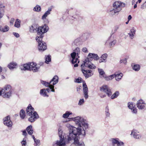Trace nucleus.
<instances>
[{"mask_svg":"<svg viewBox=\"0 0 146 146\" xmlns=\"http://www.w3.org/2000/svg\"><path fill=\"white\" fill-rule=\"evenodd\" d=\"M75 124L78 126L76 127L71 126L69 134L67 135V138L66 139L63 135L62 131L60 128L58 129V135L60 140L57 141L56 142L53 144V146H65L66 143H69L72 140L74 141V143L76 146H84V144L82 142H79V139L80 135L83 136L85 135V129L87 128L88 124L85 122V120L82 117H76L72 119Z\"/></svg>","mask_w":146,"mask_h":146,"instance_id":"obj_1","label":"nucleus"},{"mask_svg":"<svg viewBox=\"0 0 146 146\" xmlns=\"http://www.w3.org/2000/svg\"><path fill=\"white\" fill-rule=\"evenodd\" d=\"M84 62L81 65V70L85 77L88 78L90 76L91 70L87 68L91 69V53H89Z\"/></svg>","mask_w":146,"mask_h":146,"instance_id":"obj_2","label":"nucleus"},{"mask_svg":"<svg viewBox=\"0 0 146 146\" xmlns=\"http://www.w3.org/2000/svg\"><path fill=\"white\" fill-rule=\"evenodd\" d=\"M49 27L46 25L37 28L35 25H32L29 27V31L31 33L37 32L38 36H41L46 33L48 30Z\"/></svg>","mask_w":146,"mask_h":146,"instance_id":"obj_3","label":"nucleus"},{"mask_svg":"<svg viewBox=\"0 0 146 146\" xmlns=\"http://www.w3.org/2000/svg\"><path fill=\"white\" fill-rule=\"evenodd\" d=\"M80 52V48L78 47H77L75 49L74 52L71 54L70 55L72 58L71 61L72 63L73 64L76 63L74 65V66L75 67L78 66V63L79 62L78 58H79V55Z\"/></svg>","mask_w":146,"mask_h":146,"instance_id":"obj_4","label":"nucleus"},{"mask_svg":"<svg viewBox=\"0 0 146 146\" xmlns=\"http://www.w3.org/2000/svg\"><path fill=\"white\" fill-rule=\"evenodd\" d=\"M43 37V35L41 36H37L36 38V40L38 43V49L41 51H44L47 49L46 43L42 41Z\"/></svg>","mask_w":146,"mask_h":146,"instance_id":"obj_5","label":"nucleus"},{"mask_svg":"<svg viewBox=\"0 0 146 146\" xmlns=\"http://www.w3.org/2000/svg\"><path fill=\"white\" fill-rule=\"evenodd\" d=\"M82 81L83 82V88L84 95V97L85 99H87L88 97V88L86 84L85 81H83L82 79L80 77H79L76 79V82L78 83H81Z\"/></svg>","mask_w":146,"mask_h":146,"instance_id":"obj_6","label":"nucleus"},{"mask_svg":"<svg viewBox=\"0 0 146 146\" xmlns=\"http://www.w3.org/2000/svg\"><path fill=\"white\" fill-rule=\"evenodd\" d=\"M126 4L119 1H115L113 4V8L118 12H119L122 9V8L125 6Z\"/></svg>","mask_w":146,"mask_h":146,"instance_id":"obj_7","label":"nucleus"},{"mask_svg":"<svg viewBox=\"0 0 146 146\" xmlns=\"http://www.w3.org/2000/svg\"><path fill=\"white\" fill-rule=\"evenodd\" d=\"M110 141L111 142V144L110 146H124L123 142L118 138H111Z\"/></svg>","mask_w":146,"mask_h":146,"instance_id":"obj_8","label":"nucleus"},{"mask_svg":"<svg viewBox=\"0 0 146 146\" xmlns=\"http://www.w3.org/2000/svg\"><path fill=\"white\" fill-rule=\"evenodd\" d=\"M100 90L102 92L106 93L107 96L110 97L112 94L111 90L108 86L106 85H104L100 87Z\"/></svg>","mask_w":146,"mask_h":146,"instance_id":"obj_9","label":"nucleus"},{"mask_svg":"<svg viewBox=\"0 0 146 146\" xmlns=\"http://www.w3.org/2000/svg\"><path fill=\"white\" fill-rule=\"evenodd\" d=\"M58 77L57 76H54L51 80L50 81V83H51V85L52 86L50 87V89H52V92H55V90L54 89V85L58 83Z\"/></svg>","mask_w":146,"mask_h":146,"instance_id":"obj_10","label":"nucleus"},{"mask_svg":"<svg viewBox=\"0 0 146 146\" xmlns=\"http://www.w3.org/2000/svg\"><path fill=\"white\" fill-rule=\"evenodd\" d=\"M3 123L5 125L8 127H12L13 125L12 121L10 119V117L8 116L5 117L3 119Z\"/></svg>","mask_w":146,"mask_h":146,"instance_id":"obj_11","label":"nucleus"},{"mask_svg":"<svg viewBox=\"0 0 146 146\" xmlns=\"http://www.w3.org/2000/svg\"><path fill=\"white\" fill-rule=\"evenodd\" d=\"M29 115L31 117L29 118L28 121L31 123L34 122L39 118L38 115L36 111H34L32 115Z\"/></svg>","mask_w":146,"mask_h":146,"instance_id":"obj_12","label":"nucleus"},{"mask_svg":"<svg viewBox=\"0 0 146 146\" xmlns=\"http://www.w3.org/2000/svg\"><path fill=\"white\" fill-rule=\"evenodd\" d=\"M146 104L142 100H140L137 101V106L139 109H144L145 106Z\"/></svg>","mask_w":146,"mask_h":146,"instance_id":"obj_13","label":"nucleus"},{"mask_svg":"<svg viewBox=\"0 0 146 146\" xmlns=\"http://www.w3.org/2000/svg\"><path fill=\"white\" fill-rule=\"evenodd\" d=\"M31 66L30 70L33 71L34 72H36L38 70L40 66L34 62H31Z\"/></svg>","mask_w":146,"mask_h":146,"instance_id":"obj_14","label":"nucleus"},{"mask_svg":"<svg viewBox=\"0 0 146 146\" xmlns=\"http://www.w3.org/2000/svg\"><path fill=\"white\" fill-rule=\"evenodd\" d=\"M131 135H133V137L135 139H139L141 138V136L139 132L136 130L133 129L131 131Z\"/></svg>","mask_w":146,"mask_h":146,"instance_id":"obj_15","label":"nucleus"},{"mask_svg":"<svg viewBox=\"0 0 146 146\" xmlns=\"http://www.w3.org/2000/svg\"><path fill=\"white\" fill-rule=\"evenodd\" d=\"M26 111L27 115H32V114L35 111L34 108L32 107L31 105L29 104L27 108Z\"/></svg>","mask_w":146,"mask_h":146,"instance_id":"obj_16","label":"nucleus"},{"mask_svg":"<svg viewBox=\"0 0 146 146\" xmlns=\"http://www.w3.org/2000/svg\"><path fill=\"white\" fill-rule=\"evenodd\" d=\"M108 54L105 53L102 55L100 58L99 60V62L100 63L102 62H106Z\"/></svg>","mask_w":146,"mask_h":146,"instance_id":"obj_17","label":"nucleus"},{"mask_svg":"<svg viewBox=\"0 0 146 146\" xmlns=\"http://www.w3.org/2000/svg\"><path fill=\"white\" fill-rule=\"evenodd\" d=\"M31 66V62L25 64L23 65V68H21V70H30Z\"/></svg>","mask_w":146,"mask_h":146,"instance_id":"obj_18","label":"nucleus"},{"mask_svg":"<svg viewBox=\"0 0 146 146\" xmlns=\"http://www.w3.org/2000/svg\"><path fill=\"white\" fill-rule=\"evenodd\" d=\"M113 75L115 76V80L117 81H119L120 80L123 76V74L121 73L118 74L116 72L113 74Z\"/></svg>","mask_w":146,"mask_h":146,"instance_id":"obj_19","label":"nucleus"},{"mask_svg":"<svg viewBox=\"0 0 146 146\" xmlns=\"http://www.w3.org/2000/svg\"><path fill=\"white\" fill-rule=\"evenodd\" d=\"M1 92V93L3 92H8L11 91V87L9 85H7L5 86L4 88L2 89Z\"/></svg>","mask_w":146,"mask_h":146,"instance_id":"obj_20","label":"nucleus"},{"mask_svg":"<svg viewBox=\"0 0 146 146\" xmlns=\"http://www.w3.org/2000/svg\"><path fill=\"white\" fill-rule=\"evenodd\" d=\"M131 66L132 67L133 70L136 71H138L139 70L140 68V65L134 63L132 64Z\"/></svg>","mask_w":146,"mask_h":146,"instance_id":"obj_21","label":"nucleus"},{"mask_svg":"<svg viewBox=\"0 0 146 146\" xmlns=\"http://www.w3.org/2000/svg\"><path fill=\"white\" fill-rule=\"evenodd\" d=\"M108 13L109 15L113 16L116 14L117 15L119 12L113 8L112 9L109 10L108 11Z\"/></svg>","mask_w":146,"mask_h":146,"instance_id":"obj_22","label":"nucleus"},{"mask_svg":"<svg viewBox=\"0 0 146 146\" xmlns=\"http://www.w3.org/2000/svg\"><path fill=\"white\" fill-rule=\"evenodd\" d=\"M17 65V64L15 62H12L8 65V67L10 70H12L16 68Z\"/></svg>","mask_w":146,"mask_h":146,"instance_id":"obj_23","label":"nucleus"},{"mask_svg":"<svg viewBox=\"0 0 146 146\" xmlns=\"http://www.w3.org/2000/svg\"><path fill=\"white\" fill-rule=\"evenodd\" d=\"M115 75L113 74L112 75L108 76H106L105 75V76H104V78L105 80L107 81H109L112 80L115 77Z\"/></svg>","mask_w":146,"mask_h":146,"instance_id":"obj_24","label":"nucleus"},{"mask_svg":"<svg viewBox=\"0 0 146 146\" xmlns=\"http://www.w3.org/2000/svg\"><path fill=\"white\" fill-rule=\"evenodd\" d=\"M2 94L4 98H9L11 96V91L2 93Z\"/></svg>","mask_w":146,"mask_h":146,"instance_id":"obj_25","label":"nucleus"},{"mask_svg":"<svg viewBox=\"0 0 146 146\" xmlns=\"http://www.w3.org/2000/svg\"><path fill=\"white\" fill-rule=\"evenodd\" d=\"M40 93L41 95L43 97H48L49 96L47 94L46 90L45 89H43L40 90Z\"/></svg>","mask_w":146,"mask_h":146,"instance_id":"obj_26","label":"nucleus"},{"mask_svg":"<svg viewBox=\"0 0 146 146\" xmlns=\"http://www.w3.org/2000/svg\"><path fill=\"white\" fill-rule=\"evenodd\" d=\"M27 131L28 132V133L30 135H31L33 132L32 126L31 125L29 126L26 128Z\"/></svg>","mask_w":146,"mask_h":146,"instance_id":"obj_27","label":"nucleus"},{"mask_svg":"<svg viewBox=\"0 0 146 146\" xmlns=\"http://www.w3.org/2000/svg\"><path fill=\"white\" fill-rule=\"evenodd\" d=\"M40 82L42 84L46 87H49L50 88V87L52 86L51 85V83H50V82H47L42 80H41Z\"/></svg>","mask_w":146,"mask_h":146,"instance_id":"obj_28","label":"nucleus"},{"mask_svg":"<svg viewBox=\"0 0 146 146\" xmlns=\"http://www.w3.org/2000/svg\"><path fill=\"white\" fill-rule=\"evenodd\" d=\"M51 10L52 8H49L48 11L45 12L44 15L42 16V19H45L47 15L50 14V12L51 11Z\"/></svg>","mask_w":146,"mask_h":146,"instance_id":"obj_29","label":"nucleus"},{"mask_svg":"<svg viewBox=\"0 0 146 146\" xmlns=\"http://www.w3.org/2000/svg\"><path fill=\"white\" fill-rule=\"evenodd\" d=\"M105 115L107 117H110V113L109 112V108L108 106L106 107L105 109Z\"/></svg>","mask_w":146,"mask_h":146,"instance_id":"obj_30","label":"nucleus"},{"mask_svg":"<svg viewBox=\"0 0 146 146\" xmlns=\"http://www.w3.org/2000/svg\"><path fill=\"white\" fill-rule=\"evenodd\" d=\"M1 9H0V18H2L4 15V9L5 6L4 5H1Z\"/></svg>","mask_w":146,"mask_h":146,"instance_id":"obj_31","label":"nucleus"},{"mask_svg":"<svg viewBox=\"0 0 146 146\" xmlns=\"http://www.w3.org/2000/svg\"><path fill=\"white\" fill-rule=\"evenodd\" d=\"M99 59V57L97 54L92 53V60H94L95 61H97Z\"/></svg>","mask_w":146,"mask_h":146,"instance_id":"obj_32","label":"nucleus"},{"mask_svg":"<svg viewBox=\"0 0 146 146\" xmlns=\"http://www.w3.org/2000/svg\"><path fill=\"white\" fill-rule=\"evenodd\" d=\"M119 92L118 91H115V93L111 96V99H113L117 98L119 95Z\"/></svg>","mask_w":146,"mask_h":146,"instance_id":"obj_33","label":"nucleus"},{"mask_svg":"<svg viewBox=\"0 0 146 146\" xmlns=\"http://www.w3.org/2000/svg\"><path fill=\"white\" fill-rule=\"evenodd\" d=\"M98 71L99 73L100 77H104V76H105L106 75L105 74V72L103 69L98 68Z\"/></svg>","mask_w":146,"mask_h":146,"instance_id":"obj_34","label":"nucleus"},{"mask_svg":"<svg viewBox=\"0 0 146 146\" xmlns=\"http://www.w3.org/2000/svg\"><path fill=\"white\" fill-rule=\"evenodd\" d=\"M21 21L20 20L18 19H16L14 25V26L17 28H19L20 27Z\"/></svg>","mask_w":146,"mask_h":146,"instance_id":"obj_35","label":"nucleus"},{"mask_svg":"<svg viewBox=\"0 0 146 146\" xmlns=\"http://www.w3.org/2000/svg\"><path fill=\"white\" fill-rule=\"evenodd\" d=\"M20 115L22 119H24L25 116V111L23 110H21L20 111Z\"/></svg>","mask_w":146,"mask_h":146,"instance_id":"obj_36","label":"nucleus"},{"mask_svg":"<svg viewBox=\"0 0 146 146\" xmlns=\"http://www.w3.org/2000/svg\"><path fill=\"white\" fill-rule=\"evenodd\" d=\"M45 62L46 64H49V62L51 61V56L50 55H48L45 57Z\"/></svg>","mask_w":146,"mask_h":146,"instance_id":"obj_37","label":"nucleus"},{"mask_svg":"<svg viewBox=\"0 0 146 146\" xmlns=\"http://www.w3.org/2000/svg\"><path fill=\"white\" fill-rule=\"evenodd\" d=\"M72 113L68 111H66V113L63 114L62 117L64 118H67L70 115L72 114Z\"/></svg>","mask_w":146,"mask_h":146,"instance_id":"obj_38","label":"nucleus"},{"mask_svg":"<svg viewBox=\"0 0 146 146\" xmlns=\"http://www.w3.org/2000/svg\"><path fill=\"white\" fill-rule=\"evenodd\" d=\"M119 27L118 26H115L111 31V35L116 33L117 29H119Z\"/></svg>","mask_w":146,"mask_h":146,"instance_id":"obj_39","label":"nucleus"},{"mask_svg":"<svg viewBox=\"0 0 146 146\" xmlns=\"http://www.w3.org/2000/svg\"><path fill=\"white\" fill-rule=\"evenodd\" d=\"M41 7L40 6L38 5H37L33 9V10L36 11H41Z\"/></svg>","mask_w":146,"mask_h":146,"instance_id":"obj_40","label":"nucleus"},{"mask_svg":"<svg viewBox=\"0 0 146 146\" xmlns=\"http://www.w3.org/2000/svg\"><path fill=\"white\" fill-rule=\"evenodd\" d=\"M9 27L7 26H5L3 28L2 27V32H5L8 31L9 30Z\"/></svg>","mask_w":146,"mask_h":146,"instance_id":"obj_41","label":"nucleus"},{"mask_svg":"<svg viewBox=\"0 0 146 146\" xmlns=\"http://www.w3.org/2000/svg\"><path fill=\"white\" fill-rule=\"evenodd\" d=\"M116 42V40H114L112 41L110 43L109 46H110V47H111V46H113L115 45Z\"/></svg>","mask_w":146,"mask_h":146,"instance_id":"obj_42","label":"nucleus"},{"mask_svg":"<svg viewBox=\"0 0 146 146\" xmlns=\"http://www.w3.org/2000/svg\"><path fill=\"white\" fill-rule=\"evenodd\" d=\"M21 144L22 146H26L27 144L26 140L24 138L23 140L21 142Z\"/></svg>","mask_w":146,"mask_h":146,"instance_id":"obj_43","label":"nucleus"},{"mask_svg":"<svg viewBox=\"0 0 146 146\" xmlns=\"http://www.w3.org/2000/svg\"><path fill=\"white\" fill-rule=\"evenodd\" d=\"M128 107L131 110H132V108H134L133 105V104L132 102H129L128 103Z\"/></svg>","mask_w":146,"mask_h":146,"instance_id":"obj_44","label":"nucleus"},{"mask_svg":"<svg viewBox=\"0 0 146 146\" xmlns=\"http://www.w3.org/2000/svg\"><path fill=\"white\" fill-rule=\"evenodd\" d=\"M136 32V29L134 28L133 27L132 29L130 30V33L135 34Z\"/></svg>","mask_w":146,"mask_h":146,"instance_id":"obj_45","label":"nucleus"},{"mask_svg":"<svg viewBox=\"0 0 146 146\" xmlns=\"http://www.w3.org/2000/svg\"><path fill=\"white\" fill-rule=\"evenodd\" d=\"M36 144V146H39L40 145V141L38 139H36L34 141Z\"/></svg>","mask_w":146,"mask_h":146,"instance_id":"obj_46","label":"nucleus"},{"mask_svg":"<svg viewBox=\"0 0 146 146\" xmlns=\"http://www.w3.org/2000/svg\"><path fill=\"white\" fill-rule=\"evenodd\" d=\"M120 62L121 63H123L125 64L127 62V59L126 58H124L121 59L120 60Z\"/></svg>","mask_w":146,"mask_h":146,"instance_id":"obj_47","label":"nucleus"},{"mask_svg":"<svg viewBox=\"0 0 146 146\" xmlns=\"http://www.w3.org/2000/svg\"><path fill=\"white\" fill-rule=\"evenodd\" d=\"M84 102V99H80L78 102L79 105H82L83 104Z\"/></svg>","mask_w":146,"mask_h":146,"instance_id":"obj_48","label":"nucleus"},{"mask_svg":"<svg viewBox=\"0 0 146 146\" xmlns=\"http://www.w3.org/2000/svg\"><path fill=\"white\" fill-rule=\"evenodd\" d=\"M81 41V39L80 38H78L76 40L74 41V42L75 43L76 45H77L78 43L80 42Z\"/></svg>","mask_w":146,"mask_h":146,"instance_id":"obj_49","label":"nucleus"},{"mask_svg":"<svg viewBox=\"0 0 146 146\" xmlns=\"http://www.w3.org/2000/svg\"><path fill=\"white\" fill-rule=\"evenodd\" d=\"M132 112L133 113H137V109L135 108H132Z\"/></svg>","mask_w":146,"mask_h":146,"instance_id":"obj_50","label":"nucleus"},{"mask_svg":"<svg viewBox=\"0 0 146 146\" xmlns=\"http://www.w3.org/2000/svg\"><path fill=\"white\" fill-rule=\"evenodd\" d=\"M128 34L129 35V37L131 39H133L134 38L135 34L130 33H128Z\"/></svg>","mask_w":146,"mask_h":146,"instance_id":"obj_51","label":"nucleus"},{"mask_svg":"<svg viewBox=\"0 0 146 146\" xmlns=\"http://www.w3.org/2000/svg\"><path fill=\"white\" fill-rule=\"evenodd\" d=\"M13 34L17 38H18L19 36V34L13 32Z\"/></svg>","mask_w":146,"mask_h":146,"instance_id":"obj_52","label":"nucleus"},{"mask_svg":"<svg viewBox=\"0 0 146 146\" xmlns=\"http://www.w3.org/2000/svg\"><path fill=\"white\" fill-rule=\"evenodd\" d=\"M82 51L84 52H88V50L87 48L86 47H84L82 48Z\"/></svg>","mask_w":146,"mask_h":146,"instance_id":"obj_53","label":"nucleus"},{"mask_svg":"<svg viewBox=\"0 0 146 146\" xmlns=\"http://www.w3.org/2000/svg\"><path fill=\"white\" fill-rule=\"evenodd\" d=\"M14 19L13 18L11 19V20L10 21V24H13L14 21Z\"/></svg>","mask_w":146,"mask_h":146,"instance_id":"obj_54","label":"nucleus"},{"mask_svg":"<svg viewBox=\"0 0 146 146\" xmlns=\"http://www.w3.org/2000/svg\"><path fill=\"white\" fill-rule=\"evenodd\" d=\"M82 88V86H78L77 88V92L80 91Z\"/></svg>","mask_w":146,"mask_h":146,"instance_id":"obj_55","label":"nucleus"},{"mask_svg":"<svg viewBox=\"0 0 146 146\" xmlns=\"http://www.w3.org/2000/svg\"><path fill=\"white\" fill-rule=\"evenodd\" d=\"M23 135L25 136L27 135V134L25 130H24L23 131Z\"/></svg>","mask_w":146,"mask_h":146,"instance_id":"obj_56","label":"nucleus"},{"mask_svg":"<svg viewBox=\"0 0 146 146\" xmlns=\"http://www.w3.org/2000/svg\"><path fill=\"white\" fill-rule=\"evenodd\" d=\"M100 96L101 98H103L105 97L106 96V94H100Z\"/></svg>","mask_w":146,"mask_h":146,"instance_id":"obj_57","label":"nucleus"},{"mask_svg":"<svg viewBox=\"0 0 146 146\" xmlns=\"http://www.w3.org/2000/svg\"><path fill=\"white\" fill-rule=\"evenodd\" d=\"M132 18V17L130 15L128 16V21H129Z\"/></svg>","mask_w":146,"mask_h":146,"instance_id":"obj_58","label":"nucleus"},{"mask_svg":"<svg viewBox=\"0 0 146 146\" xmlns=\"http://www.w3.org/2000/svg\"><path fill=\"white\" fill-rule=\"evenodd\" d=\"M52 89H50V88H47L46 90L48 92H49L50 91V90H51V91L52 92L51 90H52Z\"/></svg>","mask_w":146,"mask_h":146,"instance_id":"obj_59","label":"nucleus"},{"mask_svg":"<svg viewBox=\"0 0 146 146\" xmlns=\"http://www.w3.org/2000/svg\"><path fill=\"white\" fill-rule=\"evenodd\" d=\"M96 68V66L93 64L92 63V69H95Z\"/></svg>","mask_w":146,"mask_h":146,"instance_id":"obj_60","label":"nucleus"},{"mask_svg":"<svg viewBox=\"0 0 146 146\" xmlns=\"http://www.w3.org/2000/svg\"><path fill=\"white\" fill-rule=\"evenodd\" d=\"M136 0H133L132 1V4H134Z\"/></svg>","mask_w":146,"mask_h":146,"instance_id":"obj_61","label":"nucleus"},{"mask_svg":"<svg viewBox=\"0 0 146 146\" xmlns=\"http://www.w3.org/2000/svg\"><path fill=\"white\" fill-rule=\"evenodd\" d=\"M141 1V0H138V1L136 2V3L137 4L138 3H140Z\"/></svg>","mask_w":146,"mask_h":146,"instance_id":"obj_62","label":"nucleus"},{"mask_svg":"<svg viewBox=\"0 0 146 146\" xmlns=\"http://www.w3.org/2000/svg\"><path fill=\"white\" fill-rule=\"evenodd\" d=\"M137 4L136 3L134 6V8L135 9L137 7Z\"/></svg>","mask_w":146,"mask_h":146,"instance_id":"obj_63","label":"nucleus"},{"mask_svg":"<svg viewBox=\"0 0 146 146\" xmlns=\"http://www.w3.org/2000/svg\"><path fill=\"white\" fill-rule=\"evenodd\" d=\"M32 137L33 138V139H34V141L36 139L35 138L34 135H32Z\"/></svg>","mask_w":146,"mask_h":146,"instance_id":"obj_64","label":"nucleus"}]
</instances>
